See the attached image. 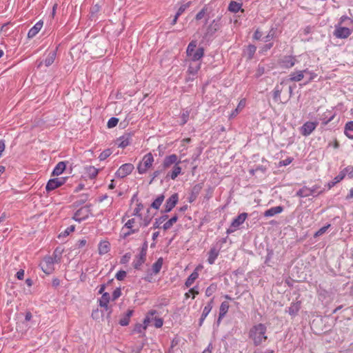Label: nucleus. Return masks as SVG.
<instances>
[{"label": "nucleus", "instance_id": "39448f33", "mask_svg": "<svg viewBox=\"0 0 353 353\" xmlns=\"http://www.w3.org/2000/svg\"><path fill=\"white\" fill-rule=\"evenodd\" d=\"M59 263V259H54V261L51 259L50 256H46L43 261L40 263L41 268L42 270L47 274H50L54 270V263Z\"/></svg>", "mask_w": 353, "mask_h": 353}, {"label": "nucleus", "instance_id": "6e6d98bb", "mask_svg": "<svg viewBox=\"0 0 353 353\" xmlns=\"http://www.w3.org/2000/svg\"><path fill=\"white\" fill-rule=\"evenodd\" d=\"M265 72V68L264 65L259 64L256 71L255 77L259 78Z\"/></svg>", "mask_w": 353, "mask_h": 353}, {"label": "nucleus", "instance_id": "2eb2a0df", "mask_svg": "<svg viewBox=\"0 0 353 353\" xmlns=\"http://www.w3.org/2000/svg\"><path fill=\"white\" fill-rule=\"evenodd\" d=\"M221 17H217L214 19L212 23L208 26L207 28L206 35L207 36H212L216 31H218L221 27V24L220 22Z\"/></svg>", "mask_w": 353, "mask_h": 353}, {"label": "nucleus", "instance_id": "37998d69", "mask_svg": "<svg viewBox=\"0 0 353 353\" xmlns=\"http://www.w3.org/2000/svg\"><path fill=\"white\" fill-rule=\"evenodd\" d=\"M163 258L160 257L157 261L152 265V270L154 274H158L163 265Z\"/></svg>", "mask_w": 353, "mask_h": 353}, {"label": "nucleus", "instance_id": "f257e3e1", "mask_svg": "<svg viewBox=\"0 0 353 353\" xmlns=\"http://www.w3.org/2000/svg\"><path fill=\"white\" fill-rule=\"evenodd\" d=\"M266 332L267 327L263 323H258L250 328L249 337L254 346H259L267 340Z\"/></svg>", "mask_w": 353, "mask_h": 353}, {"label": "nucleus", "instance_id": "c03bdc74", "mask_svg": "<svg viewBox=\"0 0 353 353\" xmlns=\"http://www.w3.org/2000/svg\"><path fill=\"white\" fill-rule=\"evenodd\" d=\"M145 258L141 257L140 255H137L133 262V267L136 270H139L142 264L145 262Z\"/></svg>", "mask_w": 353, "mask_h": 353}, {"label": "nucleus", "instance_id": "412c9836", "mask_svg": "<svg viewBox=\"0 0 353 353\" xmlns=\"http://www.w3.org/2000/svg\"><path fill=\"white\" fill-rule=\"evenodd\" d=\"M283 211V207L279 205L272 207L267 210H265L263 213L264 216L265 217H271L274 216L276 214H280Z\"/></svg>", "mask_w": 353, "mask_h": 353}, {"label": "nucleus", "instance_id": "ea45409f", "mask_svg": "<svg viewBox=\"0 0 353 353\" xmlns=\"http://www.w3.org/2000/svg\"><path fill=\"white\" fill-rule=\"evenodd\" d=\"M245 100L242 99L239 101L236 108H235L230 114V118L235 117L245 107Z\"/></svg>", "mask_w": 353, "mask_h": 353}, {"label": "nucleus", "instance_id": "a18cd8bd", "mask_svg": "<svg viewBox=\"0 0 353 353\" xmlns=\"http://www.w3.org/2000/svg\"><path fill=\"white\" fill-rule=\"evenodd\" d=\"M229 303L227 301H223L221 303L219 307V314H221V317H224L229 309Z\"/></svg>", "mask_w": 353, "mask_h": 353}, {"label": "nucleus", "instance_id": "c85d7f7f", "mask_svg": "<svg viewBox=\"0 0 353 353\" xmlns=\"http://www.w3.org/2000/svg\"><path fill=\"white\" fill-rule=\"evenodd\" d=\"M110 300V295L108 292L103 293L101 298L99 300V305L104 307L105 310L108 308V303Z\"/></svg>", "mask_w": 353, "mask_h": 353}, {"label": "nucleus", "instance_id": "ddd939ff", "mask_svg": "<svg viewBox=\"0 0 353 353\" xmlns=\"http://www.w3.org/2000/svg\"><path fill=\"white\" fill-rule=\"evenodd\" d=\"M352 32V30L346 27H342L340 24L335 26V30L334 31V35L336 38L339 39H346L347 38Z\"/></svg>", "mask_w": 353, "mask_h": 353}, {"label": "nucleus", "instance_id": "f3484780", "mask_svg": "<svg viewBox=\"0 0 353 353\" xmlns=\"http://www.w3.org/2000/svg\"><path fill=\"white\" fill-rule=\"evenodd\" d=\"M316 189L317 188L316 186H313L312 188L303 186L296 192V195L299 197H307L312 195L316 192Z\"/></svg>", "mask_w": 353, "mask_h": 353}, {"label": "nucleus", "instance_id": "c9c22d12", "mask_svg": "<svg viewBox=\"0 0 353 353\" xmlns=\"http://www.w3.org/2000/svg\"><path fill=\"white\" fill-rule=\"evenodd\" d=\"M179 216L177 214H174L171 219H170L168 221H166L163 225V229L164 230H168L172 228V226L178 221Z\"/></svg>", "mask_w": 353, "mask_h": 353}, {"label": "nucleus", "instance_id": "bb28decb", "mask_svg": "<svg viewBox=\"0 0 353 353\" xmlns=\"http://www.w3.org/2000/svg\"><path fill=\"white\" fill-rule=\"evenodd\" d=\"M181 172V168L179 166V164L174 165L171 172H169L167 174L166 178H170L172 179H175Z\"/></svg>", "mask_w": 353, "mask_h": 353}, {"label": "nucleus", "instance_id": "8fccbe9b", "mask_svg": "<svg viewBox=\"0 0 353 353\" xmlns=\"http://www.w3.org/2000/svg\"><path fill=\"white\" fill-rule=\"evenodd\" d=\"M191 1H188L184 4H182L178 9L176 14V17H179L190 5Z\"/></svg>", "mask_w": 353, "mask_h": 353}, {"label": "nucleus", "instance_id": "0eeeda50", "mask_svg": "<svg viewBox=\"0 0 353 353\" xmlns=\"http://www.w3.org/2000/svg\"><path fill=\"white\" fill-rule=\"evenodd\" d=\"M134 219H129L121 229V237L126 239L130 235L138 232L139 228H134Z\"/></svg>", "mask_w": 353, "mask_h": 353}, {"label": "nucleus", "instance_id": "79ce46f5", "mask_svg": "<svg viewBox=\"0 0 353 353\" xmlns=\"http://www.w3.org/2000/svg\"><path fill=\"white\" fill-rule=\"evenodd\" d=\"M199 274L198 272L194 270L186 279L185 285L186 287L189 288L190 287L194 281L198 278Z\"/></svg>", "mask_w": 353, "mask_h": 353}, {"label": "nucleus", "instance_id": "052dcab7", "mask_svg": "<svg viewBox=\"0 0 353 353\" xmlns=\"http://www.w3.org/2000/svg\"><path fill=\"white\" fill-rule=\"evenodd\" d=\"M163 170H165V169H163V168L160 170H155L153 173H152V179L150 181L149 183L151 184L154 180L157 178L163 172Z\"/></svg>", "mask_w": 353, "mask_h": 353}, {"label": "nucleus", "instance_id": "7c9ffc66", "mask_svg": "<svg viewBox=\"0 0 353 353\" xmlns=\"http://www.w3.org/2000/svg\"><path fill=\"white\" fill-rule=\"evenodd\" d=\"M210 12L209 11V8L205 6L196 15V20L199 21L206 17L208 19L210 17Z\"/></svg>", "mask_w": 353, "mask_h": 353}, {"label": "nucleus", "instance_id": "4468645a", "mask_svg": "<svg viewBox=\"0 0 353 353\" xmlns=\"http://www.w3.org/2000/svg\"><path fill=\"white\" fill-rule=\"evenodd\" d=\"M181 163V161L179 159L178 156L175 154H172L168 156H166L163 161L162 167L163 169L166 170L170 168L172 165H177Z\"/></svg>", "mask_w": 353, "mask_h": 353}, {"label": "nucleus", "instance_id": "864d4df0", "mask_svg": "<svg viewBox=\"0 0 353 353\" xmlns=\"http://www.w3.org/2000/svg\"><path fill=\"white\" fill-rule=\"evenodd\" d=\"M330 227V224H327V225H325L322 228H321L319 230H317L315 234H314V237L320 236L322 234H323Z\"/></svg>", "mask_w": 353, "mask_h": 353}, {"label": "nucleus", "instance_id": "a211bd4d", "mask_svg": "<svg viewBox=\"0 0 353 353\" xmlns=\"http://www.w3.org/2000/svg\"><path fill=\"white\" fill-rule=\"evenodd\" d=\"M285 83V81L283 80L280 84H277L272 91L273 100L276 103H281V94L283 90V85Z\"/></svg>", "mask_w": 353, "mask_h": 353}, {"label": "nucleus", "instance_id": "6ab92c4d", "mask_svg": "<svg viewBox=\"0 0 353 353\" xmlns=\"http://www.w3.org/2000/svg\"><path fill=\"white\" fill-rule=\"evenodd\" d=\"M202 188L203 186L201 183H197L192 187L190 196L188 198L190 203H192L196 199Z\"/></svg>", "mask_w": 353, "mask_h": 353}, {"label": "nucleus", "instance_id": "7ed1b4c3", "mask_svg": "<svg viewBox=\"0 0 353 353\" xmlns=\"http://www.w3.org/2000/svg\"><path fill=\"white\" fill-rule=\"evenodd\" d=\"M154 162V157L149 152L144 155L141 161L137 165L138 172L141 174H145L150 168Z\"/></svg>", "mask_w": 353, "mask_h": 353}, {"label": "nucleus", "instance_id": "58836bf2", "mask_svg": "<svg viewBox=\"0 0 353 353\" xmlns=\"http://www.w3.org/2000/svg\"><path fill=\"white\" fill-rule=\"evenodd\" d=\"M242 3H237L236 1H231L228 6V10L232 12H237L239 10L243 12V10L241 9Z\"/></svg>", "mask_w": 353, "mask_h": 353}, {"label": "nucleus", "instance_id": "cd10ccee", "mask_svg": "<svg viewBox=\"0 0 353 353\" xmlns=\"http://www.w3.org/2000/svg\"><path fill=\"white\" fill-rule=\"evenodd\" d=\"M303 72H301V70L294 71L293 72H291L289 75L288 81H294V82H299L301 81L303 79Z\"/></svg>", "mask_w": 353, "mask_h": 353}, {"label": "nucleus", "instance_id": "5fc2aeb1", "mask_svg": "<svg viewBox=\"0 0 353 353\" xmlns=\"http://www.w3.org/2000/svg\"><path fill=\"white\" fill-rule=\"evenodd\" d=\"M119 119L116 117H111L108 121L107 126L108 128H112L117 125Z\"/></svg>", "mask_w": 353, "mask_h": 353}, {"label": "nucleus", "instance_id": "a878e982", "mask_svg": "<svg viewBox=\"0 0 353 353\" xmlns=\"http://www.w3.org/2000/svg\"><path fill=\"white\" fill-rule=\"evenodd\" d=\"M65 168H66V165L64 161L59 162L57 164V165L55 166V168H54V170L52 172V175L59 176V175L61 174L63 172V171L65 170Z\"/></svg>", "mask_w": 353, "mask_h": 353}, {"label": "nucleus", "instance_id": "1a4fd4ad", "mask_svg": "<svg viewBox=\"0 0 353 353\" xmlns=\"http://www.w3.org/2000/svg\"><path fill=\"white\" fill-rule=\"evenodd\" d=\"M134 169V165L132 163H124L121 165L115 173L117 177L124 178L129 175Z\"/></svg>", "mask_w": 353, "mask_h": 353}, {"label": "nucleus", "instance_id": "b1692460", "mask_svg": "<svg viewBox=\"0 0 353 353\" xmlns=\"http://www.w3.org/2000/svg\"><path fill=\"white\" fill-rule=\"evenodd\" d=\"M219 254V250L216 249L215 247H212L210 248L208 252V262L209 264L212 265L214 263L215 260L218 257Z\"/></svg>", "mask_w": 353, "mask_h": 353}, {"label": "nucleus", "instance_id": "13d9d810", "mask_svg": "<svg viewBox=\"0 0 353 353\" xmlns=\"http://www.w3.org/2000/svg\"><path fill=\"white\" fill-rule=\"evenodd\" d=\"M121 295V288H116L113 292H112V301H115L117 300L119 297H120Z\"/></svg>", "mask_w": 353, "mask_h": 353}, {"label": "nucleus", "instance_id": "338daca9", "mask_svg": "<svg viewBox=\"0 0 353 353\" xmlns=\"http://www.w3.org/2000/svg\"><path fill=\"white\" fill-rule=\"evenodd\" d=\"M163 321L161 318H154V326L157 328H160L163 326Z\"/></svg>", "mask_w": 353, "mask_h": 353}, {"label": "nucleus", "instance_id": "09e8293b", "mask_svg": "<svg viewBox=\"0 0 353 353\" xmlns=\"http://www.w3.org/2000/svg\"><path fill=\"white\" fill-rule=\"evenodd\" d=\"M74 229H75L74 225H70V226L68 227L63 232H61L59 235V238H61L62 236L65 237V236H68L71 232H74Z\"/></svg>", "mask_w": 353, "mask_h": 353}, {"label": "nucleus", "instance_id": "69168bd1", "mask_svg": "<svg viewBox=\"0 0 353 353\" xmlns=\"http://www.w3.org/2000/svg\"><path fill=\"white\" fill-rule=\"evenodd\" d=\"M345 176V172H344V171H341L337 176H336L334 177V181L336 183H339L341 181H342L344 179Z\"/></svg>", "mask_w": 353, "mask_h": 353}, {"label": "nucleus", "instance_id": "aec40b11", "mask_svg": "<svg viewBox=\"0 0 353 353\" xmlns=\"http://www.w3.org/2000/svg\"><path fill=\"white\" fill-rule=\"evenodd\" d=\"M301 307V302L298 301L296 302H292L290 306L288 307V312L292 317H294L298 314L299 311Z\"/></svg>", "mask_w": 353, "mask_h": 353}, {"label": "nucleus", "instance_id": "603ef678", "mask_svg": "<svg viewBox=\"0 0 353 353\" xmlns=\"http://www.w3.org/2000/svg\"><path fill=\"white\" fill-rule=\"evenodd\" d=\"M276 34V30L274 28H271V30L269 31L268 34L264 37V41L268 42L270 40H272Z\"/></svg>", "mask_w": 353, "mask_h": 353}, {"label": "nucleus", "instance_id": "4d7b16f0", "mask_svg": "<svg viewBox=\"0 0 353 353\" xmlns=\"http://www.w3.org/2000/svg\"><path fill=\"white\" fill-rule=\"evenodd\" d=\"M145 330L146 325H143L141 323H137L135 325L134 332L137 333H143Z\"/></svg>", "mask_w": 353, "mask_h": 353}, {"label": "nucleus", "instance_id": "bf43d9fd", "mask_svg": "<svg viewBox=\"0 0 353 353\" xmlns=\"http://www.w3.org/2000/svg\"><path fill=\"white\" fill-rule=\"evenodd\" d=\"M88 199V196L86 195H81V198L78 200H77L74 203V205L76 206V207H78L82 204H83Z\"/></svg>", "mask_w": 353, "mask_h": 353}, {"label": "nucleus", "instance_id": "6e6552de", "mask_svg": "<svg viewBox=\"0 0 353 353\" xmlns=\"http://www.w3.org/2000/svg\"><path fill=\"white\" fill-rule=\"evenodd\" d=\"M296 62V57L283 56L279 60L278 63L281 68L290 69L292 68Z\"/></svg>", "mask_w": 353, "mask_h": 353}, {"label": "nucleus", "instance_id": "3c124183", "mask_svg": "<svg viewBox=\"0 0 353 353\" xmlns=\"http://www.w3.org/2000/svg\"><path fill=\"white\" fill-rule=\"evenodd\" d=\"M111 154L112 152L110 149L105 150L99 154V159L100 161H103L106 159L108 157H109Z\"/></svg>", "mask_w": 353, "mask_h": 353}, {"label": "nucleus", "instance_id": "2f4dec72", "mask_svg": "<svg viewBox=\"0 0 353 353\" xmlns=\"http://www.w3.org/2000/svg\"><path fill=\"white\" fill-rule=\"evenodd\" d=\"M165 199L164 194H161L157 196V197L154 199V201L151 203L150 208H154L155 210H159L162 203Z\"/></svg>", "mask_w": 353, "mask_h": 353}, {"label": "nucleus", "instance_id": "680f3d73", "mask_svg": "<svg viewBox=\"0 0 353 353\" xmlns=\"http://www.w3.org/2000/svg\"><path fill=\"white\" fill-rule=\"evenodd\" d=\"M148 250V242L145 241L142 245L141 250L139 255L141 256V257H146V253Z\"/></svg>", "mask_w": 353, "mask_h": 353}, {"label": "nucleus", "instance_id": "72a5a7b5", "mask_svg": "<svg viewBox=\"0 0 353 353\" xmlns=\"http://www.w3.org/2000/svg\"><path fill=\"white\" fill-rule=\"evenodd\" d=\"M110 250V243L108 241H102L99 244V253L101 255L108 253Z\"/></svg>", "mask_w": 353, "mask_h": 353}, {"label": "nucleus", "instance_id": "de8ad7c7", "mask_svg": "<svg viewBox=\"0 0 353 353\" xmlns=\"http://www.w3.org/2000/svg\"><path fill=\"white\" fill-rule=\"evenodd\" d=\"M217 290V285L216 283H212L208 286L205 290V296H210Z\"/></svg>", "mask_w": 353, "mask_h": 353}, {"label": "nucleus", "instance_id": "423d86ee", "mask_svg": "<svg viewBox=\"0 0 353 353\" xmlns=\"http://www.w3.org/2000/svg\"><path fill=\"white\" fill-rule=\"evenodd\" d=\"M91 204H88L81 208L80 209L76 211V212L74 214L72 219L79 223H81L82 221L85 220L89 217L90 214H91Z\"/></svg>", "mask_w": 353, "mask_h": 353}, {"label": "nucleus", "instance_id": "f704fd0d", "mask_svg": "<svg viewBox=\"0 0 353 353\" xmlns=\"http://www.w3.org/2000/svg\"><path fill=\"white\" fill-rule=\"evenodd\" d=\"M214 299V297L212 299H211L210 301L204 307L201 316L204 317V318H206L208 316V315L209 314V313L210 312V311L212 309Z\"/></svg>", "mask_w": 353, "mask_h": 353}, {"label": "nucleus", "instance_id": "dca6fc26", "mask_svg": "<svg viewBox=\"0 0 353 353\" xmlns=\"http://www.w3.org/2000/svg\"><path fill=\"white\" fill-rule=\"evenodd\" d=\"M132 133H125L123 136L120 137L118 139V145L119 148H125L129 145L132 142Z\"/></svg>", "mask_w": 353, "mask_h": 353}, {"label": "nucleus", "instance_id": "473e14b6", "mask_svg": "<svg viewBox=\"0 0 353 353\" xmlns=\"http://www.w3.org/2000/svg\"><path fill=\"white\" fill-rule=\"evenodd\" d=\"M256 50V47L254 45H249L248 46L246 50L244 51V54L246 56L248 60H251Z\"/></svg>", "mask_w": 353, "mask_h": 353}, {"label": "nucleus", "instance_id": "f03ea898", "mask_svg": "<svg viewBox=\"0 0 353 353\" xmlns=\"http://www.w3.org/2000/svg\"><path fill=\"white\" fill-rule=\"evenodd\" d=\"M197 41L192 40L188 46L186 54L190 61H199L204 55L203 47L196 48Z\"/></svg>", "mask_w": 353, "mask_h": 353}, {"label": "nucleus", "instance_id": "4be33fe9", "mask_svg": "<svg viewBox=\"0 0 353 353\" xmlns=\"http://www.w3.org/2000/svg\"><path fill=\"white\" fill-rule=\"evenodd\" d=\"M200 68L201 63L198 61H191L188 69V73L189 75L195 77Z\"/></svg>", "mask_w": 353, "mask_h": 353}, {"label": "nucleus", "instance_id": "c756f323", "mask_svg": "<svg viewBox=\"0 0 353 353\" xmlns=\"http://www.w3.org/2000/svg\"><path fill=\"white\" fill-rule=\"evenodd\" d=\"M134 311L128 310L125 314L119 320V324L121 326H127L130 323V319L132 316Z\"/></svg>", "mask_w": 353, "mask_h": 353}, {"label": "nucleus", "instance_id": "774afa93", "mask_svg": "<svg viewBox=\"0 0 353 353\" xmlns=\"http://www.w3.org/2000/svg\"><path fill=\"white\" fill-rule=\"evenodd\" d=\"M343 171L345 172V175L348 174L351 176H353V167L352 166H347L346 167Z\"/></svg>", "mask_w": 353, "mask_h": 353}, {"label": "nucleus", "instance_id": "5701e85b", "mask_svg": "<svg viewBox=\"0 0 353 353\" xmlns=\"http://www.w3.org/2000/svg\"><path fill=\"white\" fill-rule=\"evenodd\" d=\"M43 26V21H39L35 23V25L30 29L28 33V37L30 39L33 38L36 34L41 30Z\"/></svg>", "mask_w": 353, "mask_h": 353}, {"label": "nucleus", "instance_id": "49530a36", "mask_svg": "<svg viewBox=\"0 0 353 353\" xmlns=\"http://www.w3.org/2000/svg\"><path fill=\"white\" fill-rule=\"evenodd\" d=\"M168 215L163 214V215L161 216L160 217L156 219L155 222L153 224L152 228H154V229L159 228L160 225L162 223H163L166 219H168Z\"/></svg>", "mask_w": 353, "mask_h": 353}, {"label": "nucleus", "instance_id": "4c0bfd02", "mask_svg": "<svg viewBox=\"0 0 353 353\" xmlns=\"http://www.w3.org/2000/svg\"><path fill=\"white\" fill-rule=\"evenodd\" d=\"M100 6L98 4H95L90 8V19L91 20H96L97 14L100 11Z\"/></svg>", "mask_w": 353, "mask_h": 353}, {"label": "nucleus", "instance_id": "0e129e2a", "mask_svg": "<svg viewBox=\"0 0 353 353\" xmlns=\"http://www.w3.org/2000/svg\"><path fill=\"white\" fill-rule=\"evenodd\" d=\"M61 250H60L58 248L55 249L53 252V255L51 256V259L54 261V259H59V262L61 261Z\"/></svg>", "mask_w": 353, "mask_h": 353}, {"label": "nucleus", "instance_id": "e2e57ef3", "mask_svg": "<svg viewBox=\"0 0 353 353\" xmlns=\"http://www.w3.org/2000/svg\"><path fill=\"white\" fill-rule=\"evenodd\" d=\"M126 276V272L124 270H119L115 275V278L118 281H123Z\"/></svg>", "mask_w": 353, "mask_h": 353}, {"label": "nucleus", "instance_id": "20e7f679", "mask_svg": "<svg viewBox=\"0 0 353 353\" xmlns=\"http://www.w3.org/2000/svg\"><path fill=\"white\" fill-rule=\"evenodd\" d=\"M248 216V214L246 212H243L238 215L232 221L230 226L227 229L226 233L230 234L234 232L244 223Z\"/></svg>", "mask_w": 353, "mask_h": 353}, {"label": "nucleus", "instance_id": "9b49d317", "mask_svg": "<svg viewBox=\"0 0 353 353\" xmlns=\"http://www.w3.org/2000/svg\"><path fill=\"white\" fill-rule=\"evenodd\" d=\"M65 182V178L59 177L50 179L46 186V190L48 192H51L62 185Z\"/></svg>", "mask_w": 353, "mask_h": 353}, {"label": "nucleus", "instance_id": "393cba45", "mask_svg": "<svg viewBox=\"0 0 353 353\" xmlns=\"http://www.w3.org/2000/svg\"><path fill=\"white\" fill-rule=\"evenodd\" d=\"M57 48H56L55 50L49 52V53L47 55V57L44 60V63L46 66L49 67L54 63L57 55Z\"/></svg>", "mask_w": 353, "mask_h": 353}, {"label": "nucleus", "instance_id": "9d476101", "mask_svg": "<svg viewBox=\"0 0 353 353\" xmlns=\"http://www.w3.org/2000/svg\"><path fill=\"white\" fill-rule=\"evenodd\" d=\"M179 201V195L177 193L172 194L165 201L164 205V210L161 211L162 213H168L176 206Z\"/></svg>", "mask_w": 353, "mask_h": 353}, {"label": "nucleus", "instance_id": "f8f14e48", "mask_svg": "<svg viewBox=\"0 0 353 353\" xmlns=\"http://www.w3.org/2000/svg\"><path fill=\"white\" fill-rule=\"evenodd\" d=\"M319 123L316 121H307L300 128L301 134L304 137L310 135L312 132L316 129Z\"/></svg>", "mask_w": 353, "mask_h": 353}, {"label": "nucleus", "instance_id": "e433bc0d", "mask_svg": "<svg viewBox=\"0 0 353 353\" xmlns=\"http://www.w3.org/2000/svg\"><path fill=\"white\" fill-rule=\"evenodd\" d=\"M86 174L89 176L90 179H94L99 173V170L94 166H88L85 168Z\"/></svg>", "mask_w": 353, "mask_h": 353}, {"label": "nucleus", "instance_id": "a19ab883", "mask_svg": "<svg viewBox=\"0 0 353 353\" xmlns=\"http://www.w3.org/2000/svg\"><path fill=\"white\" fill-rule=\"evenodd\" d=\"M345 134L348 138L353 139V121L345 124Z\"/></svg>", "mask_w": 353, "mask_h": 353}]
</instances>
